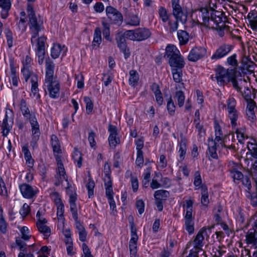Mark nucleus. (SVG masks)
<instances>
[{
  "mask_svg": "<svg viewBox=\"0 0 257 257\" xmlns=\"http://www.w3.org/2000/svg\"><path fill=\"white\" fill-rule=\"evenodd\" d=\"M17 245L19 247L20 250L25 251L26 248V243L22 240L21 238H17L16 240Z\"/></svg>",
  "mask_w": 257,
  "mask_h": 257,
  "instance_id": "obj_61",
  "label": "nucleus"
},
{
  "mask_svg": "<svg viewBox=\"0 0 257 257\" xmlns=\"http://www.w3.org/2000/svg\"><path fill=\"white\" fill-rule=\"evenodd\" d=\"M102 26H103L102 32H103V37L107 40L110 41L111 40V39L110 38V28H109V25L105 22H103Z\"/></svg>",
  "mask_w": 257,
  "mask_h": 257,
  "instance_id": "obj_46",
  "label": "nucleus"
},
{
  "mask_svg": "<svg viewBox=\"0 0 257 257\" xmlns=\"http://www.w3.org/2000/svg\"><path fill=\"white\" fill-rule=\"evenodd\" d=\"M46 72L45 78H50L51 77H56L54 75V65L52 61L49 59L46 60Z\"/></svg>",
  "mask_w": 257,
  "mask_h": 257,
  "instance_id": "obj_28",
  "label": "nucleus"
},
{
  "mask_svg": "<svg viewBox=\"0 0 257 257\" xmlns=\"http://www.w3.org/2000/svg\"><path fill=\"white\" fill-rule=\"evenodd\" d=\"M106 14L110 23L120 25L123 21V16L121 13L115 8L108 6L106 8Z\"/></svg>",
  "mask_w": 257,
  "mask_h": 257,
  "instance_id": "obj_10",
  "label": "nucleus"
},
{
  "mask_svg": "<svg viewBox=\"0 0 257 257\" xmlns=\"http://www.w3.org/2000/svg\"><path fill=\"white\" fill-rule=\"evenodd\" d=\"M127 39L133 41H141L150 37L151 33L146 28H138L135 30H127L125 32Z\"/></svg>",
  "mask_w": 257,
  "mask_h": 257,
  "instance_id": "obj_5",
  "label": "nucleus"
},
{
  "mask_svg": "<svg viewBox=\"0 0 257 257\" xmlns=\"http://www.w3.org/2000/svg\"><path fill=\"white\" fill-rule=\"evenodd\" d=\"M169 63L172 68H182L185 64L180 53L170 58Z\"/></svg>",
  "mask_w": 257,
  "mask_h": 257,
  "instance_id": "obj_21",
  "label": "nucleus"
},
{
  "mask_svg": "<svg viewBox=\"0 0 257 257\" xmlns=\"http://www.w3.org/2000/svg\"><path fill=\"white\" fill-rule=\"evenodd\" d=\"M236 104V100L233 97H229L227 100V111L236 110L235 108Z\"/></svg>",
  "mask_w": 257,
  "mask_h": 257,
  "instance_id": "obj_48",
  "label": "nucleus"
},
{
  "mask_svg": "<svg viewBox=\"0 0 257 257\" xmlns=\"http://www.w3.org/2000/svg\"><path fill=\"white\" fill-rule=\"evenodd\" d=\"M19 107L24 116L27 119H29L33 133L38 135L39 123L35 115L30 112L26 101L24 99H22L19 104Z\"/></svg>",
  "mask_w": 257,
  "mask_h": 257,
  "instance_id": "obj_4",
  "label": "nucleus"
},
{
  "mask_svg": "<svg viewBox=\"0 0 257 257\" xmlns=\"http://www.w3.org/2000/svg\"><path fill=\"white\" fill-rule=\"evenodd\" d=\"M228 117L229 118L232 126L237 125V120L238 117V111L237 110L228 111Z\"/></svg>",
  "mask_w": 257,
  "mask_h": 257,
  "instance_id": "obj_39",
  "label": "nucleus"
},
{
  "mask_svg": "<svg viewBox=\"0 0 257 257\" xmlns=\"http://www.w3.org/2000/svg\"><path fill=\"white\" fill-rule=\"evenodd\" d=\"M194 185L196 187L203 185L202 184V179L199 171H196L194 174Z\"/></svg>",
  "mask_w": 257,
  "mask_h": 257,
  "instance_id": "obj_53",
  "label": "nucleus"
},
{
  "mask_svg": "<svg viewBox=\"0 0 257 257\" xmlns=\"http://www.w3.org/2000/svg\"><path fill=\"white\" fill-rule=\"evenodd\" d=\"M232 48V46L228 44L221 45L211 56V60H218L226 56L231 51Z\"/></svg>",
  "mask_w": 257,
  "mask_h": 257,
  "instance_id": "obj_11",
  "label": "nucleus"
},
{
  "mask_svg": "<svg viewBox=\"0 0 257 257\" xmlns=\"http://www.w3.org/2000/svg\"><path fill=\"white\" fill-rule=\"evenodd\" d=\"M37 54L38 57V62L40 65L43 63L45 55V41L46 38L41 37L38 39Z\"/></svg>",
  "mask_w": 257,
  "mask_h": 257,
  "instance_id": "obj_15",
  "label": "nucleus"
},
{
  "mask_svg": "<svg viewBox=\"0 0 257 257\" xmlns=\"http://www.w3.org/2000/svg\"><path fill=\"white\" fill-rule=\"evenodd\" d=\"M27 12L29 18L30 29L34 33L31 38V43L33 44L34 39L38 36V33L40 30V25L37 21V19L32 5H28Z\"/></svg>",
  "mask_w": 257,
  "mask_h": 257,
  "instance_id": "obj_7",
  "label": "nucleus"
},
{
  "mask_svg": "<svg viewBox=\"0 0 257 257\" xmlns=\"http://www.w3.org/2000/svg\"><path fill=\"white\" fill-rule=\"evenodd\" d=\"M94 11L97 13H101L103 11L104 8L103 4L101 2L96 3L93 7Z\"/></svg>",
  "mask_w": 257,
  "mask_h": 257,
  "instance_id": "obj_63",
  "label": "nucleus"
},
{
  "mask_svg": "<svg viewBox=\"0 0 257 257\" xmlns=\"http://www.w3.org/2000/svg\"><path fill=\"white\" fill-rule=\"evenodd\" d=\"M44 86L47 88L51 98H55L59 96L60 86L57 77L45 78Z\"/></svg>",
  "mask_w": 257,
  "mask_h": 257,
  "instance_id": "obj_6",
  "label": "nucleus"
},
{
  "mask_svg": "<svg viewBox=\"0 0 257 257\" xmlns=\"http://www.w3.org/2000/svg\"><path fill=\"white\" fill-rule=\"evenodd\" d=\"M126 175H130L131 177V182L133 190L134 192H137L138 189L139 183L137 177H135L133 176L132 172L130 171H127L126 172Z\"/></svg>",
  "mask_w": 257,
  "mask_h": 257,
  "instance_id": "obj_45",
  "label": "nucleus"
},
{
  "mask_svg": "<svg viewBox=\"0 0 257 257\" xmlns=\"http://www.w3.org/2000/svg\"><path fill=\"white\" fill-rule=\"evenodd\" d=\"M22 151L24 154L25 158L27 164H28V166L32 167L34 164V160L32 158L31 153L28 149L27 145L23 147Z\"/></svg>",
  "mask_w": 257,
  "mask_h": 257,
  "instance_id": "obj_30",
  "label": "nucleus"
},
{
  "mask_svg": "<svg viewBox=\"0 0 257 257\" xmlns=\"http://www.w3.org/2000/svg\"><path fill=\"white\" fill-rule=\"evenodd\" d=\"M51 141L54 152L58 154L61 153L60 145L57 137L55 135H53L51 136Z\"/></svg>",
  "mask_w": 257,
  "mask_h": 257,
  "instance_id": "obj_36",
  "label": "nucleus"
},
{
  "mask_svg": "<svg viewBox=\"0 0 257 257\" xmlns=\"http://www.w3.org/2000/svg\"><path fill=\"white\" fill-rule=\"evenodd\" d=\"M242 182L243 185L246 188V191L248 193H250L251 185L249 178L247 176L243 177L242 179Z\"/></svg>",
  "mask_w": 257,
  "mask_h": 257,
  "instance_id": "obj_56",
  "label": "nucleus"
},
{
  "mask_svg": "<svg viewBox=\"0 0 257 257\" xmlns=\"http://www.w3.org/2000/svg\"><path fill=\"white\" fill-rule=\"evenodd\" d=\"M140 19L139 17L136 15H133L130 16L126 24L131 26H137L140 25Z\"/></svg>",
  "mask_w": 257,
  "mask_h": 257,
  "instance_id": "obj_44",
  "label": "nucleus"
},
{
  "mask_svg": "<svg viewBox=\"0 0 257 257\" xmlns=\"http://www.w3.org/2000/svg\"><path fill=\"white\" fill-rule=\"evenodd\" d=\"M178 37L181 45H185L189 40V34L185 31L180 30L178 32Z\"/></svg>",
  "mask_w": 257,
  "mask_h": 257,
  "instance_id": "obj_34",
  "label": "nucleus"
},
{
  "mask_svg": "<svg viewBox=\"0 0 257 257\" xmlns=\"http://www.w3.org/2000/svg\"><path fill=\"white\" fill-rule=\"evenodd\" d=\"M11 6L10 0H0V7L3 10H10Z\"/></svg>",
  "mask_w": 257,
  "mask_h": 257,
  "instance_id": "obj_57",
  "label": "nucleus"
},
{
  "mask_svg": "<svg viewBox=\"0 0 257 257\" xmlns=\"http://www.w3.org/2000/svg\"><path fill=\"white\" fill-rule=\"evenodd\" d=\"M245 130L244 128H237L235 131L238 141L241 144H243L245 139L247 138V135L245 134Z\"/></svg>",
  "mask_w": 257,
  "mask_h": 257,
  "instance_id": "obj_37",
  "label": "nucleus"
},
{
  "mask_svg": "<svg viewBox=\"0 0 257 257\" xmlns=\"http://www.w3.org/2000/svg\"><path fill=\"white\" fill-rule=\"evenodd\" d=\"M102 41L101 32L99 28H96L94 31V38L92 42L93 48H97Z\"/></svg>",
  "mask_w": 257,
  "mask_h": 257,
  "instance_id": "obj_26",
  "label": "nucleus"
},
{
  "mask_svg": "<svg viewBox=\"0 0 257 257\" xmlns=\"http://www.w3.org/2000/svg\"><path fill=\"white\" fill-rule=\"evenodd\" d=\"M117 46L121 51L124 54L125 59H126L128 58L130 56V52L126 46V44H118Z\"/></svg>",
  "mask_w": 257,
  "mask_h": 257,
  "instance_id": "obj_51",
  "label": "nucleus"
},
{
  "mask_svg": "<svg viewBox=\"0 0 257 257\" xmlns=\"http://www.w3.org/2000/svg\"><path fill=\"white\" fill-rule=\"evenodd\" d=\"M247 20L252 30L257 29V12L250 11L247 15Z\"/></svg>",
  "mask_w": 257,
  "mask_h": 257,
  "instance_id": "obj_23",
  "label": "nucleus"
},
{
  "mask_svg": "<svg viewBox=\"0 0 257 257\" xmlns=\"http://www.w3.org/2000/svg\"><path fill=\"white\" fill-rule=\"evenodd\" d=\"M172 72L173 77L174 81L176 83H180L179 86L181 85L182 87H184V83L182 81V68H172Z\"/></svg>",
  "mask_w": 257,
  "mask_h": 257,
  "instance_id": "obj_22",
  "label": "nucleus"
},
{
  "mask_svg": "<svg viewBox=\"0 0 257 257\" xmlns=\"http://www.w3.org/2000/svg\"><path fill=\"white\" fill-rule=\"evenodd\" d=\"M21 232L22 233V238L26 240L30 238L31 235H29V229L27 227H23L21 229Z\"/></svg>",
  "mask_w": 257,
  "mask_h": 257,
  "instance_id": "obj_55",
  "label": "nucleus"
},
{
  "mask_svg": "<svg viewBox=\"0 0 257 257\" xmlns=\"http://www.w3.org/2000/svg\"><path fill=\"white\" fill-rule=\"evenodd\" d=\"M215 77L212 76L211 78L213 80L214 78L215 79L219 85H224L231 82L235 89L239 90L246 86L244 78L236 79V72L233 69H226L221 65H218L215 69Z\"/></svg>",
  "mask_w": 257,
  "mask_h": 257,
  "instance_id": "obj_1",
  "label": "nucleus"
},
{
  "mask_svg": "<svg viewBox=\"0 0 257 257\" xmlns=\"http://www.w3.org/2000/svg\"><path fill=\"white\" fill-rule=\"evenodd\" d=\"M22 72L25 77L26 81H27L30 77H31V82L32 84L31 91L33 95L37 99L40 98V95L39 93L38 77L35 74H30L28 67H24L22 69Z\"/></svg>",
  "mask_w": 257,
  "mask_h": 257,
  "instance_id": "obj_8",
  "label": "nucleus"
},
{
  "mask_svg": "<svg viewBox=\"0 0 257 257\" xmlns=\"http://www.w3.org/2000/svg\"><path fill=\"white\" fill-rule=\"evenodd\" d=\"M130 77L129 79L130 83L133 86L136 85L139 79V77L136 70H131L130 72Z\"/></svg>",
  "mask_w": 257,
  "mask_h": 257,
  "instance_id": "obj_40",
  "label": "nucleus"
},
{
  "mask_svg": "<svg viewBox=\"0 0 257 257\" xmlns=\"http://www.w3.org/2000/svg\"><path fill=\"white\" fill-rule=\"evenodd\" d=\"M125 38H127V37L125 35V32L123 34H118L116 37L117 45L126 44Z\"/></svg>",
  "mask_w": 257,
  "mask_h": 257,
  "instance_id": "obj_60",
  "label": "nucleus"
},
{
  "mask_svg": "<svg viewBox=\"0 0 257 257\" xmlns=\"http://www.w3.org/2000/svg\"><path fill=\"white\" fill-rule=\"evenodd\" d=\"M65 49L64 46L62 48L60 44H54L51 49V56L54 59L57 58L60 54L61 51Z\"/></svg>",
  "mask_w": 257,
  "mask_h": 257,
  "instance_id": "obj_38",
  "label": "nucleus"
},
{
  "mask_svg": "<svg viewBox=\"0 0 257 257\" xmlns=\"http://www.w3.org/2000/svg\"><path fill=\"white\" fill-rule=\"evenodd\" d=\"M179 54H180V52L175 46L173 45H168L167 46L165 55L169 59Z\"/></svg>",
  "mask_w": 257,
  "mask_h": 257,
  "instance_id": "obj_31",
  "label": "nucleus"
},
{
  "mask_svg": "<svg viewBox=\"0 0 257 257\" xmlns=\"http://www.w3.org/2000/svg\"><path fill=\"white\" fill-rule=\"evenodd\" d=\"M178 21L177 19L172 20L170 18L169 20L167 21L171 32H174L177 31L178 27Z\"/></svg>",
  "mask_w": 257,
  "mask_h": 257,
  "instance_id": "obj_50",
  "label": "nucleus"
},
{
  "mask_svg": "<svg viewBox=\"0 0 257 257\" xmlns=\"http://www.w3.org/2000/svg\"><path fill=\"white\" fill-rule=\"evenodd\" d=\"M64 211V205L63 204H60L57 207V216L58 221L61 222L63 226L64 224V218L63 217V214Z\"/></svg>",
  "mask_w": 257,
  "mask_h": 257,
  "instance_id": "obj_41",
  "label": "nucleus"
},
{
  "mask_svg": "<svg viewBox=\"0 0 257 257\" xmlns=\"http://www.w3.org/2000/svg\"><path fill=\"white\" fill-rule=\"evenodd\" d=\"M12 126V121L11 119L8 120V115L6 114L5 117L3 120L2 123V133L4 136H7L9 134Z\"/></svg>",
  "mask_w": 257,
  "mask_h": 257,
  "instance_id": "obj_25",
  "label": "nucleus"
},
{
  "mask_svg": "<svg viewBox=\"0 0 257 257\" xmlns=\"http://www.w3.org/2000/svg\"><path fill=\"white\" fill-rule=\"evenodd\" d=\"M30 211V206L27 204L25 203L23 205L22 208L21 209L20 213L21 214L23 217H25L29 214Z\"/></svg>",
  "mask_w": 257,
  "mask_h": 257,
  "instance_id": "obj_58",
  "label": "nucleus"
},
{
  "mask_svg": "<svg viewBox=\"0 0 257 257\" xmlns=\"http://www.w3.org/2000/svg\"><path fill=\"white\" fill-rule=\"evenodd\" d=\"M193 22L208 28H213L212 22H210V14L206 8L194 10L191 14Z\"/></svg>",
  "mask_w": 257,
  "mask_h": 257,
  "instance_id": "obj_2",
  "label": "nucleus"
},
{
  "mask_svg": "<svg viewBox=\"0 0 257 257\" xmlns=\"http://www.w3.org/2000/svg\"><path fill=\"white\" fill-rule=\"evenodd\" d=\"M83 251L84 255V257H93L91 254L90 249L85 243L82 244Z\"/></svg>",
  "mask_w": 257,
  "mask_h": 257,
  "instance_id": "obj_62",
  "label": "nucleus"
},
{
  "mask_svg": "<svg viewBox=\"0 0 257 257\" xmlns=\"http://www.w3.org/2000/svg\"><path fill=\"white\" fill-rule=\"evenodd\" d=\"M205 53V49L202 47H195L192 49L188 56V58L189 61L195 62L202 58Z\"/></svg>",
  "mask_w": 257,
  "mask_h": 257,
  "instance_id": "obj_17",
  "label": "nucleus"
},
{
  "mask_svg": "<svg viewBox=\"0 0 257 257\" xmlns=\"http://www.w3.org/2000/svg\"><path fill=\"white\" fill-rule=\"evenodd\" d=\"M20 189L22 194L26 198H32L37 193L36 190L27 184L20 185Z\"/></svg>",
  "mask_w": 257,
  "mask_h": 257,
  "instance_id": "obj_18",
  "label": "nucleus"
},
{
  "mask_svg": "<svg viewBox=\"0 0 257 257\" xmlns=\"http://www.w3.org/2000/svg\"><path fill=\"white\" fill-rule=\"evenodd\" d=\"M104 185L105 187L106 195L108 199H111L113 197V192L112 187L111 179H104Z\"/></svg>",
  "mask_w": 257,
  "mask_h": 257,
  "instance_id": "obj_32",
  "label": "nucleus"
},
{
  "mask_svg": "<svg viewBox=\"0 0 257 257\" xmlns=\"http://www.w3.org/2000/svg\"><path fill=\"white\" fill-rule=\"evenodd\" d=\"M144 157H143V152H140L139 153H137V158L136 161V163L137 165L142 167L144 164Z\"/></svg>",
  "mask_w": 257,
  "mask_h": 257,
  "instance_id": "obj_59",
  "label": "nucleus"
},
{
  "mask_svg": "<svg viewBox=\"0 0 257 257\" xmlns=\"http://www.w3.org/2000/svg\"><path fill=\"white\" fill-rule=\"evenodd\" d=\"M73 158L75 161H77V166L79 168L81 167L82 166V154L77 149H75L73 155Z\"/></svg>",
  "mask_w": 257,
  "mask_h": 257,
  "instance_id": "obj_42",
  "label": "nucleus"
},
{
  "mask_svg": "<svg viewBox=\"0 0 257 257\" xmlns=\"http://www.w3.org/2000/svg\"><path fill=\"white\" fill-rule=\"evenodd\" d=\"M55 179L56 181L55 183V185L56 186L59 185L64 181H67V176L66 174L63 165L59 164V166H57Z\"/></svg>",
  "mask_w": 257,
  "mask_h": 257,
  "instance_id": "obj_19",
  "label": "nucleus"
},
{
  "mask_svg": "<svg viewBox=\"0 0 257 257\" xmlns=\"http://www.w3.org/2000/svg\"><path fill=\"white\" fill-rule=\"evenodd\" d=\"M167 109L171 115L174 114L175 110V105L172 99L170 97L167 103Z\"/></svg>",
  "mask_w": 257,
  "mask_h": 257,
  "instance_id": "obj_54",
  "label": "nucleus"
},
{
  "mask_svg": "<svg viewBox=\"0 0 257 257\" xmlns=\"http://www.w3.org/2000/svg\"><path fill=\"white\" fill-rule=\"evenodd\" d=\"M169 196V191L164 190H157L154 193V197L156 200H166Z\"/></svg>",
  "mask_w": 257,
  "mask_h": 257,
  "instance_id": "obj_35",
  "label": "nucleus"
},
{
  "mask_svg": "<svg viewBox=\"0 0 257 257\" xmlns=\"http://www.w3.org/2000/svg\"><path fill=\"white\" fill-rule=\"evenodd\" d=\"M216 137L214 140L213 139H209L208 140V154L210 157L213 159H217L218 156L216 153V144L217 142H219L222 140V136L220 135H215Z\"/></svg>",
  "mask_w": 257,
  "mask_h": 257,
  "instance_id": "obj_14",
  "label": "nucleus"
},
{
  "mask_svg": "<svg viewBox=\"0 0 257 257\" xmlns=\"http://www.w3.org/2000/svg\"><path fill=\"white\" fill-rule=\"evenodd\" d=\"M175 98L177 100L178 105L181 107H182L184 103L185 96L182 91H178L175 93Z\"/></svg>",
  "mask_w": 257,
  "mask_h": 257,
  "instance_id": "obj_43",
  "label": "nucleus"
},
{
  "mask_svg": "<svg viewBox=\"0 0 257 257\" xmlns=\"http://www.w3.org/2000/svg\"><path fill=\"white\" fill-rule=\"evenodd\" d=\"M244 81L246 83V86L245 87L241 88L239 90H236L241 94V95L242 96V97L244 98L246 101H250L251 100H252V98L251 97V91L248 88V83L245 79Z\"/></svg>",
  "mask_w": 257,
  "mask_h": 257,
  "instance_id": "obj_27",
  "label": "nucleus"
},
{
  "mask_svg": "<svg viewBox=\"0 0 257 257\" xmlns=\"http://www.w3.org/2000/svg\"><path fill=\"white\" fill-rule=\"evenodd\" d=\"M186 140L185 138L182 137L180 142V148L179 150L180 158L181 161L185 158V155L186 153Z\"/></svg>",
  "mask_w": 257,
  "mask_h": 257,
  "instance_id": "obj_33",
  "label": "nucleus"
},
{
  "mask_svg": "<svg viewBox=\"0 0 257 257\" xmlns=\"http://www.w3.org/2000/svg\"><path fill=\"white\" fill-rule=\"evenodd\" d=\"M36 218L38 220L37 221V226L38 230L45 236H49L50 235L51 229L46 225L47 220L41 215L40 211L37 212Z\"/></svg>",
  "mask_w": 257,
  "mask_h": 257,
  "instance_id": "obj_13",
  "label": "nucleus"
},
{
  "mask_svg": "<svg viewBox=\"0 0 257 257\" xmlns=\"http://www.w3.org/2000/svg\"><path fill=\"white\" fill-rule=\"evenodd\" d=\"M108 131L110 132V135L108 138L109 146L111 148L114 149L116 145L119 144V139L117 137V128L115 126L109 124Z\"/></svg>",
  "mask_w": 257,
  "mask_h": 257,
  "instance_id": "obj_16",
  "label": "nucleus"
},
{
  "mask_svg": "<svg viewBox=\"0 0 257 257\" xmlns=\"http://www.w3.org/2000/svg\"><path fill=\"white\" fill-rule=\"evenodd\" d=\"M193 203L194 201L191 198L186 200L182 203V207L186 211L184 217L186 229L189 234L192 233L194 231V218L192 216Z\"/></svg>",
  "mask_w": 257,
  "mask_h": 257,
  "instance_id": "obj_3",
  "label": "nucleus"
},
{
  "mask_svg": "<svg viewBox=\"0 0 257 257\" xmlns=\"http://www.w3.org/2000/svg\"><path fill=\"white\" fill-rule=\"evenodd\" d=\"M159 17L163 23H167L170 18L168 10L164 7H160L158 10Z\"/></svg>",
  "mask_w": 257,
  "mask_h": 257,
  "instance_id": "obj_24",
  "label": "nucleus"
},
{
  "mask_svg": "<svg viewBox=\"0 0 257 257\" xmlns=\"http://www.w3.org/2000/svg\"><path fill=\"white\" fill-rule=\"evenodd\" d=\"M172 14L175 19L182 23H185L187 19V14L180 6L172 9Z\"/></svg>",
  "mask_w": 257,
  "mask_h": 257,
  "instance_id": "obj_20",
  "label": "nucleus"
},
{
  "mask_svg": "<svg viewBox=\"0 0 257 257\" xmlns=\"http://www.w3.org/2000/svg\"><path fill=\"white\" fill-rule=\"evenodd\" d=\"M95 186V183L91 179L89 178L88 182L86 184V187L88 189V196L90 198L91 196L93 195V189Z\"/></svg>",
  "mask_w": 257,
  "mask_h": 257,
  "instance_id": "obj_52",
  "label": "nucleus"
},
{
  "mask_svg": "<svg viewBox=\"0 0 257 257\" xmlns=\"http://www.w3.org/2000/svg\"><path fill=\"white\" fill-rule=\"evenodd\" d=\"M200 188L202 195L201 202L202 205L207 206L209 202L207 188L205 185H202L200 186Z\"/></svg>",
  "mask_w": 257,
  "mask_h": 257,
  "instance_id": "obj_29",
  "label": "nucleus"
},
{
  "mask_svg": "<svg viewBox=\"0 0 257 257\" xmlns=\"http://www.w3.org/2000/svg\"><path fill=\"white\" fill-rule=\"evenodd\" d=\"M226 18L221 11H213L210 15V22H212V29H221L225 27Z\"/></svg>",
  "mask_w": 257,
  "mask_h": 257,
  "instance_id": "obj_9",
  "label": "nucleus"
},
{
  "mask_svg": "<svg viewBox=\"0 0 257 257\" xmlns=\"http://www.w3.org/2000/svg\"><path fill=\"white\" fill-rule=\"evenodd\" d=\"M84 100L86 103V110L88 114L91 113L93 108V104L89 97L85 96L84 97Z\"/></svg>",
  "mask_w": 257,
  "mask_h": 257,
  "instance_id": "obj_49",
  "label": "nucleus"
},
{
  "mask_svg": "<svg viewBox=\"0 0 257 257\" xmlns=\"http://www.w3.org/2000/svg\"><path fill=\"white\" fill-rule=\"evenodd\" d=\"M206 228L203 227L201 229L195 236L192 244L193 246V251L197 253L201 250L203 246V241L204 239V235H206Z\"/></svg>",
  "mask_w": 257,
  "mask_h": 257,
  "instance_id": "obj_12",
  "label": "nucleus"
},
{
  "mask_svg": "<svg viewBox=\"0 0 257 257\" xmlns=\"http://www.w3.org/2000/svg\"><path fill=\"white\" fill-rule=\"evenodd\" d=\"M252 176L255 183H257V161L252 165Z\"/></svg>",
  "mask_w": 257,
  "mask_h": 257,
  "instance_id": "obj_64",
  "label": "nucleus"
},
{
  "mask_svg": "<svg viewBox=\"0 0 257 257\" xmlns=\"http://www.w3.org/2000/svg\"><path fill=\"white\" fill-rule=\"evenodd\" d=\"M236 57L237 56L235 54L228 57L226 60L227 64L235 68L238 66V61Z\"/></svg>",
  "mask_w": 257,
  "mask_h": 257,
  "instance_id": "obj_47",
  "label": "nucleus"
}]
</instances>
